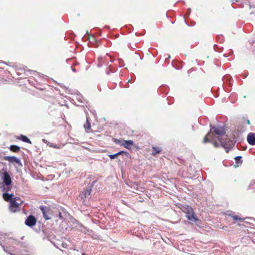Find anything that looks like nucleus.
Wrapping results in <instances>:
<instances>
[{
	"label": "nucleus",
	"mask_w": 255,
	"mask_h": 255,
	"mask_svg": "<svg viewBox=\"0 0 255 255\" xmlns=\"http://www.w3.org/2000/svg\"><path fill=\"white\" fill-rule=\"evenodd\" d=\"M59 216L60 218L61 219H62L61 213L60 212H59Z\"/></svg>",
	"instance_id": "nucleus-31"
},
{
	"label": "nucleus",
	"mask_w": 255,
	"mask_h": 255,
	"mask_svg": "<svg viewBox=\"0 0 255 255\" xmlns=\"http://www.w3.org/2000/svg\"><path fill=\"white\" fill-rule=\"evenodd\" d=\"M233 51L231 50L230 51V53L228 55H227L226 54H224V56L225 57H227L229 56L230 55H231L233 53Z\"/></svg>",
	"instance_id": "nucleus-25"
},
{
	"label": "nucleus",
	"mask_w": 255,
	"mask_h": 255,
	"mask_svg": "<svg viewBox=\"0 0 255 255\" xmlns=\"http://www.w3.org/2000/svg\"><path fill=\"white\" fill-rule=\"evenodd\" d=\"M107 74L108 75H109V74H110V72H107Z\"/></svg>",
	"instance_id": "nucleus-37"
},
{
	"label": "nucleus",
	"mask_w": 255,
	"mask_h": 255,
	"mask_svg": "<svg viewBox=\"0 0 255 255\" xmlns=\"http://www.w3.org/2000/svg\"><path fill=\"white\" fill-rule=\"evenodd\" d=\"M84 128L86 130L87 132H89V130L91 129V123L88 117L86 118V122L84 125Z\"/></svg>",
	"instance_id": "nucleus-15"
},
{
	"label": "nucleus",
	"mask_w": 255,
	"mask_h": 255,
	"mask_svg": "<svg viewBox=\"0 0 255 255\" xmlns=\"http://www.w3.org/2000/svg\"><path fill=\"white\" fill-rule=\"evenodd\" d=\"M242 158V157L241 156H236L235 158L236 162L237 163H240V164L242 163V161L241 160Z\"/></svg>",
	"instance_id": "nucleus-21"
},
{
	"label": "nucleus",
	"mask_w": 255,
	"mask_h": 255,
	"mask_svg": "<svg viewBox=\"0 0 255 255\" xmlns=\"http://www.w3.org/2000/svg\"><path fill=\"white\" fill-rule=\"evenodd\" d=\"M152 149L153 150L152 152V155H154L157 153H159L161 151V148L160 147L153 146L152 147Z\"/></svg>",
	"instance_id": "nucleus-17"
},
{
	"label": "nucleus",
	"mask_w": 255,
	"mask_h": 255,
	"mask_svg": "<svg viewBox=\"0 0 255 255\" xmlns=\"http://www.w3.org/2000/svg\"><path fill=\"white\" fill-rule=\"evenodd\" d=\"M50 146L53 147L55 148H59L60 146L57 145H53L52 144L50 145Z\"/></svg>",
	"instance_id": "nucleus-26"
},
{
	"label": "nucleus",
	"mask_w": 255,
	"mask_h": 255,
	"mask_svg": "<svg viewBox=\"0 0 255 255\" xmlns=\"http://www.w3.org/2000/svg\"><path fill=\"white\" fill-rule=\"evenodd\" d=\"M0 63H4V64H5L7 65L5 62H3V61L0 62Z\"/></svg>",
	"instance_id": "nucleus-36"
},
{
	"label": "nucleus",
	"mask_w": 255,
	"mask_h": 255,
	"mask_svg": "<svg viewBox=\"0 0 255 255\" xmlns=\"http://www.w3.org/2000/svg\"><path fill=\"white\" fill-rule=\"evenodd\" d=\"M247 140L249 143L251 145H255V133L251 132L247 136Z\"/></svg>",
	"instance_id": "nucleus-10"
},
{
	"label": "nucleus",
	"mask_w": 255,
	"mask_h": 255,
	"mask_svg": "<svg viewBox=\"0 0 255 255\" xmlns=\"http://www.w3.org/2000/svg\"><path fill=\"white\" fill-rule=\"evenodd\" d=\"M103 59H104V58L103 57H100V58H99V60L100 62H102Z\"/></svg>",
	"instance_id": "nucleus-28"
},
{
	"label": "nucleus",
	"mask_w": 255,
	"mask_h": 255,
	"mask_svg": "<svg viewBox=\"0 0 255 255\" xmlns=\"http://www.w3.org/2000/svg\"><path fill=\"white\" fill-rule=\"evenodd\" d=\"M234 0L236 1H238V0Z\"/></svg>",
	"instance_id": "nucleus-38"
},
{
	"label": "nucleus",
	"mask_w": 255,
	"mask_h": 255,
	"mask_svg": "<svg viewBox=\"0 0 255 255\" xmlns=\"http://www.w3.org/2000/svg\"><path fill=\"white\" fill-rule=\"evenodd\" d=\"M133 141L132 140H124L123 142H122V144H121V145L123 146L127 149H130L131 146L133 145Z\"/></svg>",
	"instance_id": "nucleus-12"
},
{
	"label": "nucleus",
	"mask_w": 255,
	"mask_h": 255,
	"mask_svg": "<svg viewBox=\"0 0 255 255\" xmlns=\"http://www.w3.org/2000/svg\"><path fill=\"white\" fill-rule=\"evenodd\" d=\"M3 182L6 186L9 185L11 183L10 176L6 172H5L3 174Z\"/></svg>",
	"instance_id": "nucleus-8"
},
{
	"label": "nucleus",
	"mask_w": 255,
	"mask_h": 255,
	"mask_svg": "<svg viewBox=\"0 0 255 255\" xmlns=\"http://www.w3.org/2000/svg\"><path fill=\"white\" fill-rule=\"evenodd\" d=\"M36 221V219L34 216L32 215H29L25 220V224L26 226L32 227V226L35 225Z\"/></svg>",
	"instance_id": "nucleus-5"
},
{
	"label": "nucleus",
	"mask_w": 255,
	"mask_h": 255,
	"mask_svg": "<svg viewBox=\"0 0 255 255\" xmlns=\"http://www.w3.org/2000/svg\"><path fill=\"white\" fill-rule=\"evenodd\" d=\"M209 139H210L209 142H211L215 147H217L219 146V144L217 141H214L213 137H212V139L209 138Z\"/></svg>",
	"instance_id": "nucleus-20"
},
{
	"label": "nucleus",
	"mask_w": 255,
	"mask_h": 255,
	"mask_svg": "<svg viewBox=\"0 0 255 255\" xmlns=\"http://www.w3.org/2000/svg\"><path fill=\"white\" fill-rule=\"evenodd\" d=\"M186 213V217L187 219L191 221L196 222L197 220V219L196 218L192 208L190 206H187L186 209V211H184Z\"/></svg>",
	"instance_id": "nucleus-3"
},
{
	"label": "nucleus",
	"mask_w": 255,
	"mask_h": 255,
	"mask_svg": "<svg viewBox=\"0 0 255 255\" xmlns=\"http://www.w3.org/2000/svg\"><path fill=\"white\" fill-rule=\"evenodd\" d=\"M91 187H89L88 189H87L86 190H84L82 192V193L80 195L79 198L82 200V202L84 203L87 199L89 198L91 192Z\"/></svg>",
	"instance_id": "nucleus-4"
},
{
	"label": "nucleus",
	"mask_w": 255,
	"mask_h": 255,
	"mask_svg": "<svg viewBox=\"0 0 255 255\" xmlns=\"http://www.w3.org/2000/svg\"><path fill=\"white\" fill-rule=\"evenodd\" d=\"M9 149L13 152H18L20 150V147L16 145H12L10 146Z\"/></svg>",
	"instance_id": "nucleus-18"
},
{
	"label": "nucleus",
	"mask_w": 255,
	"mask_h": 255,
	"mask_svg": "<svg viewBox=\"0 0 255 255\" xmlns=\"http://www.w3.org/2000/svg\"><path fill=\"white\" fill-rule=\"evenodd\" d=\"M248 189L255 190V180L252 181L248 188Z\"/></svg>",
	"instance_id": "nucleus-19"
},
{
	"label": "nucleus",
	"mask_w": 255,
	"mask_h": 255,
	"mask_svg": "<svg viewBox=\"0 0 255 255\" xmlns=\"http://www.w3.org/2000/svg\"><path fill=\"white\" fill-rule=\"evenodd\" d=\"M75 99L80 103H84V98L80 94H77L76 95H75Z\"/></svg>",
	"instance_id": "nucleus-16"
},
{
	"label": "nucleus",
	"mask_w": 255,
	"mask_h": 255,
	"mask_svg": "<svg viewBox=\"0 0 255 255\" xmlns=\"http://www.w3.org/2000/svg\"><path fill=\"white\" fill-rule=\"evenodd\" d=\"M232 218H233V220H236V221H243V220H244V219L241 218L237 216H233Z\"/></svg>",
	"instance_id": "nucleus-22"
},
{
	"label": "nucleus",
	"mask_w": 255,
	"mask_h": 255,
	"mask_svg": "<svg viewBox=\"0 0 255 255\" xmlns=\"http://www.w3.org/2000/svg\"><path fill=\"white\" fill-rule=\"evenodd\" d=\"M121 155H125L127 157H128L129 156V153L126 151L122 150L114 154H109V156L111 159H113L116 158L118 156Z\"/></svg>",
	"instance_id": "nucleus-11"
},
{
	"label": "nucleus",
	"mask_w": 255,
	"mask_h": 255,
	"mask_svg": "<svg viewBox=\"0 0 255 255\" xmlns=\"http://www.w3.org/2000/svg\"><path fill=\"white\" fill-rule=\"evenodd\" d=\"M17 139L22 140L23 142L28 143H31V142L30 140L25 135L21 134L19 136H18Z\"/></svg>",
	"instance_id": "nucleus-14"
},
{
	"label": "nucleus",
	"mask_w": 255,
	"mask_h": 255,
	"mask_svg": "<svg viewBox=\"0 0 255 255\" xmlns=\"http://www.w3.org/2000/svg\"><path fill=\"white\" fill-rule=\"evenodd\" d=\"M72 70L74 72H76V69L75 68H72Z\"/></svg>",
	"instance_id": "nucleus-32"
},
{
	"label": "nucleus",
	"mask_w": 255,
	"mask_h": 255,
	"mask_svg": "<svg viewBox=\"0 0 255 255\" xmlns=\"http://www.w3.org/2000/svg\"><path fill=\"white\" fill-rule=\"evenodd\" d=\"M114 142L116 143V144H122V142H121L120 140L119 139H114Z\"/></svg>",
	"instance_id": "nucleus-24"
},
{
	"label": "nucleus",
	"mask_w": 255,
	"mask_h": 255,
	"mask_svg": "<svg viewBox=\"0 0 255 255\" xmlns=\"http://www.w3.org/2000/svg\"><path fill=\"white\" fill-rule=\"evenodd\" d=\"M19 204L16 202L15 199L13 200L9 203V210L10 212L14 213L19 210Z\"/></svg>",
	"instance_id": "nucleus-6"
},
{
	"label": "nucleus",
	"mask_w": 255,
	"mask_h": 255,
	"mask_svg": "<svg viewBox=\"0 0 255 255\" xmlns=\"http://www.w3.org/2000/svg\"><path fill=\"white\" fill-rule=\"evenodd\" d=\"M247 123L248 125H250V120H247Z\"/></svg>",
	"instance_id": "nucleus-30"
},
{
	"label": "nucleus",
	"mask_w": 255,
	"mask_h": 255,
	"mask_svg": "<svg viewBox=\"0 0 255 255\" xmlns=\"http://www.w3.org/2000/svg\"><path fill=\"white\" fill-rule=\"evenodd\" d=\"M225 134V130L224 127L210 126V130L203 139V143H205L210 141L209 138L212 139L214 134L221 136Z\"/></svg>",
	"instance_id": "nucleus-1"
},
{
	"label": "nucleus",
	"mask_w": 255,
	"mask_h": 255,
	"mask_svg": "<svg viewBox=\"0 0 255 255\" xmlns=\"http://www.w3.org/2000/svg\"><path fill=\"white\" fill-rule=\"evenodd\" d=\"M218 139L219 140L221 145L223 147H224L227 152H228L235 145V142L232 140H230L228 138L224 140L222 139L219 137H218Z\"/></svg>",
	"instance_id": "nucleus-2"
},
{
	"label": "nucleus",
	"mask_w": 255,
	"mask_h": 255,
	"mask_svg": "<svg viewBox=\"0 0 255 255\" xmlns=\"http://www.w3.org/2000/svg\"><path fill=\"white\" fill-rule=\"evenodd\" d=\"M43 141L44 142H45V143H46L47 140H45V139H43Z\"/></svg>",
	"instance_id": "nucleus-34"
},
{
	"label": "nucleus",
	"mask_w": 255,
	"mask_h": 255,
	"mask_svg": "<svg viewBox=\"0 0 255 255\" xmlns=\"http://www.w3.org/2000/svg\"><path fill=\"white\" fill-rule=\"evenodd\" d=\"M66 90H67V92H68V93H70V89H69L68 88H66Z\"/></svg>",
	"instance_id": "nucleus-33"
},
{
	"label": "nucleus",
	"mask_w": 255,
	"mask_h": 255,
	"mask_svg": "<svg viewBox=\"0 0 255 255\" xmlns=\"http://www.w3.org/2000/svg\"><path fill=\"white\" fill-rule=\"evenodd\" d=\"M4 159L9 162H15L18 164H21V162L19 159L15 156H6L4 157Z\"/></svg>",
	"instance_id": "nucleus-9"
},
{
	"label": "nucleus",
	"mask_w": 255,
	"mask_h": 255,
	"mask_svg": "<svg viewBox=\"0 0 255 255\" xmlns=\"http://www.w3.org/2000/svg\"><path fill=\"white\" fill-rule=\"evenodd\" d=\"M108 58H109L110 59L111 62H113L114 61V60L109 56L107 55L106 57H104L105 60H108Z\"/></svg>",
	"instance_id": "nucleus-23"
},
{
	"label": "nucleus",
	"mask_w": 255,
	"mask_h": 255,
	"mask_svg": "<svg viewBox=\"0 0 255 255\" xmlns=\"http://www.w3.org/2000/svg\"><path fill=\"white\" fill-rule=\"evenodd\" d=\"M40 209L43 214V216L44 219L46 220L50 219V217L49 216L48 214L50 211L49 209L46 206H40Z\"/></svg>",
	"instance_id": "nucleus-7"
},
{
	"label": "nucleus",
	"mask_w": 255,
	"mask_h": 255,
	"mask_svg": "<svg viewBox=\"0 0 255 255\" xmlns=\"http://www.w3.org/2000/svg\"><path fill=\"white\" fill-rule=\"evenodd\" d=\"M167 58H168V59L170 58V55H168V57H167V58H166V59H165V60H166Z\"/></svg>",
	"instance_id": "nucleus-35"
},
{
	"label": "nucleus",
	"mask_w": 255,
	"mask_h": 255,
	"mask_svg": "<svg viewBox=\"0 0 255 255\" xmlns=\"http://www.w3.org/2000/svg\"><path fill=\"white\" fill-rule=\"evenodd\" d=\"M4 200L7 202L10 203L11 201L15 200V198H13V195L7 193H4L2 195Z\"/></svg>",
	"instance_id": "nucleus-13"
},
{
	"label": "nucleus",
	"mask_w": 255,
	"mask_h": 255,
	"mask_svg": "<svg viewBox=\"0 0 255 255\" xmlns=\"http://www.w3.org/2000/svg\"><path fill=\"white\" fill-rule=\"evenodd\" d=\"M60 87H62V88H63H63H66V87H65V86L63 84H60Z\"/></svg>",
	"instance_id": "nucleus-29"
},
{
	"label": "nucleus",
	"mask_w": 255,
	"mask_h": 255,
	"mask_svg": "<svg viewBox=\"0 0 255 255\" xmlns=\"http://www.w3.org/2000/svg\"><path fill=\"white\" fill-rule=\"evenodd\" d=\"M2 246V248H3V249L4 250V251L5 252H7V250L6 249H7V247H5L4 246Z\"/></svg>",
	"instance_id": "nucleus-27"
}]
</instances>
